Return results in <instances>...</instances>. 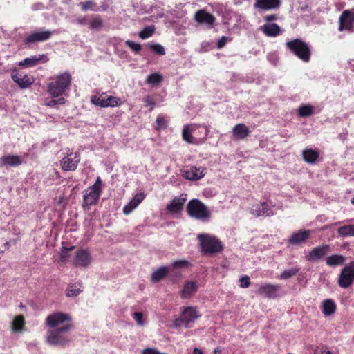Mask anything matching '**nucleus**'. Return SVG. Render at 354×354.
I'll use <instances>...</instances> for the list:
<instances>
[{
	"label": "nucleus",
	"mask_w": 354,
	"mask_h": 354,
	"mask_svg": "<svg viewBox=\"0 0 354 354\" xmlns=\"http://www.w3.org/2000/svg\"><path fill=\"white\" fill-rule=\"evenodd\" d=\"M46 325L50 328L46 331V342L50 346H64L69 342L67 333L72 329V318L68 313L56 312L48 315Z\"/></svg>",
	"instance_id": "obj_1"
},
{
	"label": "nucleus",
	"mask_w": 354,
	"mask_h": 354,
	"mask_svg": "<svg viewBox=\"0 0 354 354\" xmlns=\"http://www.w3.org/2000/svg\"><path fill=\"white\" fill-rule=\"evenodd\" d=\"M71 81V76L68 72H64L54 77V80L48 85V93L52 97H57L66 92Z\"/></svg>",
	"instance_id": "obj_2"
},
{
	"label": "nucleus",
	"mask_w": 354,
	"mask_h": 354,
	"mask_svg": "<svg viewBox=\"0 0 354 354\" xmlns=\"http://www.w3.org/2000/svg\"><path fill=\"white\" fill-rule=\"evenodd\" d=\"M201 250L205 254H214L223 249V245L219 239L214 234L201 233L197 235Z\"/></svg>",
	"instance_id": "obj_3"
},
{
	"label": "nucleus",
	"mask_w": 354,
	"mask_h": 354,
	"mask_svg": "<svg viewBox=\"0 0 354 354\" xmlns=\"http://www.w3.org/2000/svg\"><path fill=\"white\" fill-rule=\"evenodd\" d=\"M187 211L190 217L201 221H208L211 217V212L198 199H192L188 203Z\"/></svg>",
	"instance_id": "obj_4"
},
{
	"label": "nucleus",
	"mask_w": 354,
	"mask_h": 354,
	"mask_svg": "<svg viewBox=\"0 0 354 354\" xmlns=\"http://www.w3.org/2000/svg\"><path fill=\"white\" fill-rule=\"evenodd\" d=\"M102 185L100 177H97L95 183L84 191L82 203V207L84 209L97 203L102 193Z\"/></svg>",
	"instance_id": "obj_5"
},
{
	"label": "nucleus",
	"mask_w": 354,
	"mask_h": 354,
	"mask_svg": "<svg viewBox=\"0 0 354 354\" xmlns=\"http://www.w3.org/2000/svg\"><path fill=\"white\" fill-rule=\"evenodd\" d=\"M276 204L271 201H266L253 204L250 212L256 217H270L277 214Z\"/></svg>",
	"instance_id": "obj_6"
},
{
	"label": "nucleus",
	"mask_w": 354,
	"mask_h": 354,
	"mask_svg": "<svg viewBox=\"0 0 354 354\" xmlns=\"http://www.w3.org/2000/svg\"><path fill=\"white\" fill-rule=\"evenodd\" d=\"M288 49L294 53L297 57L305 62H308L310 59V50L304 41L301 39H294L286 43Z\"/></svg>",
	"instance_id": "obj_7"
},
{
	"label": "nucleus",
	"mask_w": 354,
	"mask_h": 354,
	"mask_svg": "<svg viewBox=\"0 0 354 354\" xmlns=\"http://www.w3.org/2000/svg\"><path fill=\"white\" fill-rule=\"evenodd\" d=\"M91 102L93 104L102 108L117 107L122 104L120 98L108 95L106 93L91 96Z\"/></svg>",
	"instance_id": "obj_8"
},
{
	"label": "nucleus",
	"mask_w": 354,
	"mask_h": 354,
	"mask_svg": "<svg viewBox=\"0 0 354 354\" xmlns=\"http://www.w3.org/2000/svg\"><path fill=\"white\" fill-rule=\"evenodd\" d=\"M354 283V261L345 266L338 277V285L342 288H347Z\"/></svg>",
	"instance_id": "obj_9"
},
{
	"label": "nucleus",
	"mask_w": 354,
	"mask_h": 354,
	"mask_svg": "<svg viewBox=\"0 0 354 354\" xmlns=\"http://www.w3.org/2000/svg\"><path fill=\"white\" fill-rule=\"evenodd\" d=\"M339 31L354 32V12L352 10H344L339 18Z\"/></svg>",
	"instance_id": "obj_10"
},
{
	"label": "nucleus",
	"mask_w": 354,
	"mask_h": 354,
	"mask_svg": "<svg viewBox=\"0 0 354 354\" xmlns=\"http://www.w3.org/2000/svg\"><path fill=\"white\" fill-rule=\"evenodd\" d=\"M201 315L195 307H186L182 311L179 319H176V324L178 326L184 325L187 327L189 323L194 322Z\"/></svg>",
	"instance_id": "obj_11"
},
{
	"label": "nucleus",
	"mask_w": 354,
	"mask_h": 354,
	"mask_svg": "<svg viewBox=\"0 0 354 354\" xmlns=\"http://www.w3.org/2000/svg\"><path fill=\"white\" fill-rule=\"evenodd\" d=\"M330 250L329 245L322 244L306 252L305 257L308 261L315 262L324 257Z\"/></svg>",
	"instance_id": "obj_12"
},
{
	"label": "nucleus",
	"mask_w": 354,
	"mask_h": 354,
	"mask_svg": "<svg viewBox=\"0 0 354 354\" xmlns=\"http://www.w3.org/2000/svg\"><path fill=\"white\" fill-rule=\"evenodd\" d=\"M92 262L91 252L86 249H79L76 251L74 258V265L77 267L86 268Z\"/></svg>",
	"instance_id": "obj_13"
},
{
	"label": "nucleus",
	"mask_w": 354,
	"mask_h": 354,
	"mask_svg": "<svg viewBox=\"0 0 354 354\" xmlns=\"http://www.w3.org/2000/svg\"><path fill=\"white\" fill-rule=\"evenodd\" d=\"M12 80L19 86L21 89H26L31 86L35 79L32 76H30L24 73H20L15 71L11 74Z\"/></svg>",
	"instance_id": "obj_14"
},
{
	"label": "nucleus",
	"mask_w": 354,
	"mask_h": 354,
	"mask_svg": "<svg viewBox=\"0 0 354 354\" xmlns=\"http://www.w3.org/2000/svg\"><path fill=\"white\" fill-rule=\"evenodd\" d=\"M207 169L203 167L192 166L183 171V176L185 179L196 181L203 178L206 174Z\"/></svg>",
	"instance_id": "obj_15"
},
{
	"label": "nucleus",
	"mask_w": 354,
	"mask_h": 354,
	"mask_svg": "<svg viewBox=\"0 0 354 354\" xmlns=\"http://www.w3.org/2000/svg\"><path fill=\"white\" fill-rule=\"evenodd\" d=\"M53 32L50 30H38L28 35L25 39L26 44L42 42L48 40L53 35Z\"/></svg>",
	"instance_id": "obj_16"
},
{
	"label": "nucleus",
	"mask_w": 354,
	"mask_h": 354,
	"mask_svg": "<svg viewBox=\"0 0 354 354\" xmlns=\"http://www.w3.org/2000/svg\"><path fill=\"white\" fill-rule=\"evenodd\" d=\"M80 161V157L78 153H70L62 158L60 165L64 171H74Z\"/></svg>",
	"instance_id": "obj_17"
},
{
	"label": "nucleus",
	"mask_w": 354,
	"mask_h": 354,
	"mask_svg": "<svg viewBox=\"0 0 354 354\" xmlns=\"http://www.w3.org/2000/svg\"><path fill=\"white\" fill-rule=\"evenodd\" d=\"M281 286L278 284H262L258 289V293L264 297L274 299L277 297Z\"/></svg>",
	"instance_id": "obj_18"
},
{
	"label": "nucleus",
	"mask_w": 354,
	"mask_h": 354,
	"mask_svg": "<svg viewBox=\"0 0 354 354\" xmlns=\"http://www.w3.org/2000/svg\"><path fill=\"white\" fill-rule=\"evenodd\" d=\"M196 124H186L184 125L183 131H182V137L183 140L189 144H197V140L198 138L194 137V134L198 136L196 131Z\"/></svg>",
	"instance_id": "obj_19"
},
{
	"label": "nucleus",
	"mask_w": 354,
	"mask_h": 354,
	"mask_svg": "<svg viewBox=\"0 0 354 354\" xmlns=\"http://www.w3.org/2000/svg\"><path fill=\"white\" fill-rule=\"evenodd\" d=\"M280 6V0H256L254 8L259 10H270L278 9Z\"/></svg>",
	"instance_id": "obj_20"
},
{
	"label": "nucleus",
	"mask_w": 354,
	"mask_h": 354,
	"mask_svg": "<svg viewBox=\"0 0 354 354\" xmlns=\"http://www.w3.org/2000/svg\"><path fill=\"white\" fill-rule=\"evenodd\" d=\"M48 60V59L46 55H37L25 58L19 62V66L23 68H30L37 66L41 62L45 63Z\"/></svg>",
	"instance_id": "obj_21"
},
{
	"label": "nucleus",
	"mask_w": 354,
	"mask_h": 354,
	"mask_svg": "<svg viewBox=\"0 0 354 354\" xmlns=\"http://www.w3.org/2000/svg\"><path fill=\"white\" fill-rule=\"evenodd\" d=\"M145 194L143 192L137 193L133 198L123 207L124 214H130L145 199Z\"/></svg>",
	"instance_id": "obj_22"
},
{
	"label": "nucleus",
	"mask_w": 354,
	"mask_h": 354,
	"mask_svg": "<svg viewBox=\"0 0 354 354\" xmlns=\"http://www.w3.org/2000/svg\"><path fill=\"white\" fill-rule=\"evenodd\" d=\"M259 30L267 37H275L282 33L281 28L274 23H266Z\"/></svg>",
	"instance_id": "obj_23"
},
{
	"label": "nucleus",
	"mask_w": 354,
	"mask_h": 354,
	"mask_svg": "<svg viewBox=\"0 0 354 354\" xmlns=\"http://www.w3.org/2000/svg\"><path fill=\"white\" fill-rule=\"evenodd\" d=\"M195 20L199 24H205L209 27H212L215 17L205 10H199L195 14Z\"/></svg>",
	"instance_id": "obj_24"
},
{
	"label": "nucleus",
	"mask_w": 354,
	"mask_h": 354,
	"mask_svg": "<svg viewBox=\"0 0 354 354\" xmlns=\"http://www.w3.org/2000/svg\"><path fill=\"white\" fill-rule=\"evenodd\" d=\"M186 195L182 194L175 197L167 205V209L171 213H178L183 209V205L186 201Z\"/></svg>",
	"instance_id": "obj_25"
},
{
	"label": "nucleus",
	"mask_w": 354,
	"mask_h": 354,
	"mask_svg": "<svg viewBox=\"0 0 354 354\" xmlns=\"http://www.w3.org/2000/svg\"><path fill=\"white\" fill-rule=\"evenodd\" d=\"M232 133L235 140H243L250 136L248 127L242 123L236 124L232 129Z\"/></svg>",
	"instance_id": "obj_26"
},
{
	"label": "nucleus",
	"mask_w": 354,
	"mask_h": 354,
	"mask_svg": "<svg viewBox=\"0 0 354 354\" xmlns=\"http://www.w3.org/2000/svg\"><path fill=\"white\" fill-rule=\"evenodd\" d=\"M310 231L306 230H301L294 232L288 240V242L293 245H299L310 236Z\"/></svg>",
	"instance_id": "obj_27"
},
{
	"label": "nucleus",
	"mask_w": 354,
	"mask_h": 354,
	"mask_svg": "<svg viewBox=\"0 0 354 354\" xmlns=\"http://www.w3.org/2000/svg\"><path fill=\"white\" fill-rule=\"evenodd\" d=\"M21 158L16 155H7L0 158V167H17L21 165Z\"/></svg>",
	"instance_id": "obj_28"
},
{
	"label": "nucleus",
	"mask_w": 354,
	"mask_h": 354,
	"mask_svg": "<svg viewBox=\"0 0 354 354\" xmlns=\"http://www.w3.org/2000/svg\"><path fill=\"white\" fill-rule=\"evenodd\" d=\"M346 258L342 254H333L326 258V264L330 267H337L344 263Z\"/></svg>",
	"instance_id": "obj_29"
},
{
	"label": "nucleus",
	"mask_w": 354,
	"mask_h": 354,
	"mask_svg": "<svg viewBox=\"0 0 354 354\" xmlns=\"http://www.w3.org/2000/svg\"><path fill=\"white\" fill-rule=\"evenodd\" d=\"M196 133H197L198 136H196V134H194V137L198 138V139L196 140L197 141L196 145H198V144H201V143H203L205 142V140H206V138L208 136L209 129L207 127H206L204 124H196Z\"/></svg>",
	"instance_id": "obj_30"
},
{
	"label": "nucleus",
	"mask_w": 354,
	"mask_h": 354,
	"mask_svg": "<svg viewBox=\"0 0 354 354\" xmlns=\"http://www.w3.org/2000/svg\"><path fill=\"white\" fill-rule=\"evenodd\" d=\"M322 312L325 316H329L335 313L336 305L331 299H327L323 301L322 304Z\"/></svg>",
	"instance_id": "obj_31"
},
{
	"label": "nucleus",
	"mask_w": 354,
	"mask_h": 354,
	"mask_svg": "<svg viewBox=\"0 0 354 354\" xmlns=\"http://www.w3.org/2000/svg\"><path fill=\"white\" fill-rule=\"evenodd\" d=\"M198 289V284L195 281L187 282L181 291V297L183 299L189 297L192 294L196 292Z\"/></svg>",
	"instance_id": "obj_32"
},
{
	"label": "nucleus",
	"mask_w": 354,
	"mask_h": 354,
	"mask_svg": "<svg viewBox=\"0 0 354 354\" xmlns=\"http://www.w3.org/2000/svg\"><path fill=\"white\" fill-rule=\"evenodd\" d=\"M25 326V320L22 315L15 317L11 323V329L12 333H17L24 330Z\"/></svg>",
	"instance_id": "obj_33"
},
{
	"label": "nucleus",
	"mask_w": 354,
	"mask_h": 354,
	"mask_svg": "<svg viewBox=\"0 0 354 354\" xmlns=\"http://www.w3.org/2000/svg\"><path fill=\"white\" fill-rule=\"evenodd\" d=\"M302 155L304 160L310 164L315 163L319 157L318 152L312 149H304Z\"/></svg>",
	"instance_id": "obj_34"
},
{
	"label": "nucleus",
	"mask_w": 354,
	"mask_h": 354,
	"mask_svg": "<svg viewBox=\"0 0 354 354\" xmlns=\"http://www.w3.org/2000/svg\"><path fill=\"white\" fill-rule=\"evenodd\" d=\"M337 233L342 237L354 236V224L341 226L338 228Z\"/></svg>",
	"instance_id": "obj_35"
},
{
	"label": "nucleus",
	"mask_w": 354,
	"mask_h": 354,
	"mask_svg": "<svg viewBox=\"0 0 354 354\" xmlns=\"http://www.w3.org/2000/svg\"><path fill=\"white\" fill-rule=\"evenodd\" d=\"M167 273V269L162 267L154 271L151 274V281L156 283L162 279Z\"/></svg>",
	"instance_id": "obj_36"
},
{
	"label": "nucleus",
	"mask_w": 354,
	"mask_h": 354,
	"mask_svg": "<svg viewBox=\"0 0 354 354\" xmlns=\"http://www.w3.org/2000/svg\"><path fill=\"white\" fill-rule=\"evenodd\" d=\"M313 106L309 104H301L298 109V113L301 117H308L313 113Z\"/></svg>",
	"instance_id": "obj_37"
},
{
	"label": "nucleus",
	"mask_w": 354,
	"mask_h": 354,
	"mask_svg": "<svg viewBox=\"0 0 354 354\" xmlns=\"http://www.w3.org/2000/svg\"><path fill=\"white\" fill-rule=\"evenodd\" d=\"M299 268L295 267L288 270H284L279 277V279H288L291 278L292 277L296 275L297 272L299 271Z\"/></svg>",
	"instance_id": "obj_38"
},
{
	"label": "nucleus",
	"mask_w": 354,
	"mask_h": 354,
	"mask_svg": "<svg viewBox=\"0 0 354 354\" xmlns=\"http://www.w3.org/2000/svg\"><path fill=\"white\" fill-rule=\"evenodd\" d=\"M163 80L162 76L159 73H152L148 75L147 78V83L151 85H158Z\"/></svg>",
	"instance_id": "obj_39"
},
{
	"label": "nucleus",
	"mask_w": 354,
	"mask_h": 354,
	"mask_svg": "<svg viewBox=\"0 0 354 354\" xmlns=\"http://www.w3.org/2000/svg\"><path fill=\"white\" fill-rule=\"evenodd\" d=\"M154 31H155L154 26H149L145 27L142 30H141L139 32V37L142 39H147L153 35Z\"/></svg>",
	"instance_id": "obj_40"
},
{
	"label": "nucleus",
	"mask_w": 354,
	"mask_h": 354,
	"mask_svg": "<svg viewBox=\"0 0 354 354\" xmlns=\"http://www.w3.org/2000/svg\"><path fill=\"white\" fill-rule=\"evenodd\" d=\"M82 292L81 289L77 288L76 285H71L66 290V296L68 297H73L77 296Z\"/></svg>",
	"instance_id": "obj_41"
},
{
	"label": "nucleus",
	"mask_w": 354,
	"mask_h": 354,
	"mask_svg": "<svg viewBox=\"0 0 354 354\" xmlns=\"http://www.w3.org/2000/svg\"><path fill=\"white\" fill-rule=\"evenodd\" d=\"M65 102H66V100L64 97H59L57 100L50 99L49 100H47V101H46L45 104L48 106L52 107L57 104H59V105L64 104H65Z\"/></svg>",
	"instance_id": "obj_42"
},
{
	"label": "nucleus",
	"mask_w": 354,
	"mask_h": 354,
	"mask_svg": "<svg viewBox=\"0 0 354 354\" xmlns=\"http://www.w3.org/2000/svg\"><path fill=\"white\" fill-rule=\"evenodd\" d=\"M171 266L177 268H188L190 266V263L187 260L182 259L174 261Z\"/></svg>",
	"instance_id": "obj_43"
},
{
	"label": "nucleus",
	"mask_w": 354,
	"mask_h": 354,
	"mask_svg": "<svg viewBox=\"0 0 354 354\" xmlns=\"http://www.w3.org/2000/svg\"><path fill=\"white\" fill-rule=\"evenodd\" d=\"M125 44L128 46L133 51L138 53L141 50V45L138 43H136L131 40L126 41Z\"/></svg>",
	"instance_id": "obj_44"
},
{
	"label": "nucleus",
	"mask_w": 354,
	"mask_h": 354,
	"mask_svg": "<svg viewBox=\"0 0 354 354\" xmlns=\"http://www.w3.org/2000/svg\"><path fill=\"white\" fill-rule=\"evenodd\" d=\"M149 48L154 52H156L157 54L160 55H165V48L158 44H151L149 45Z\"/></svg>",
	"instance_id": "obj_45"
},
{
	"label": "nucleus",
	"mask_w": 354,
	"mask_h": 354,
	"mask_svg": "<svg viewBox=\"0 0 354 354\" xmlns=\"http://www.w3.org/2000/svg\"><path fill=\"white\" fill-rule=\"evenodd\" d=\"M132 317H133V319L136 322L138 325L142 326L145 324L142 313L135 312L134 313H133Z\"/></svg>",
	"instance_id": "obj_46"
},
{
	"label": "nucleus",
	"mask_w": 354,
	"mask_h": 354,
	"mask_svg": "<svg viewBox=\"0 0 354 354\" xmlns=\"http://www.w3.org/2000/svg\"><path fill=\"white\" fill-rule=\"evenodd\" d=\"M81 8L82 10L86 11L88 10H94V7L95 6V3L92 1H87L85 2H81L80 3Z\"/></svg>",
	"instance_id": "obj_47"
},
{
	"label": "nucleus",
	"mask_w": 354,
	"mask_h": 354,
	"mask_svg": "<svg viewBox=\"0 0 354 354\" xmlns=\"http://www.w3.org/2000/svg\"><path fill=\"white\" fill-rule=\"evenodd\" d=\"M239 283L241 288H247L250 285V279L248 275H243L240 278Z\"/></svg>",
	"instance_id": "obj_48"
},
{
	"label": "nucleus",
	"mask_w": 354,
	"mask_h": 354,
	"mask_svg": "<svg viewBox=\"0 0 354 354\" xmlns=\"http://www.w3.org/2000/svg\"><path fill=\"white\" fill-rule=\"evenodd\" d=\"M102 26V21L100 17L94 18L90 23V28L99 29Z\"/></svg>",
	"instance_id": "obj_49"
},
{
	"label": "nucleus",
	"mask_w": 354,
	"mask_h": 354,
	"mask_svg": "<svg viewBox=\"0 0 354 354\" xmlns=\"http://www.w3.org/2000/svg\"><path fill=\"white\" fill-rule=\"evenodd\" d=\"M156 124L158 129H165L167 125V120L162 116L158 115L156 118Z\"/></svg>",
	"instance_id": "obj_50"
},
{
	"label": "nucleus",
	"mask_w": 354,
	"mask_h": 354,
	"mask_svg": "<svg viewBox=\"0 0 354 354\" xmlns=\"http://www.w3.org/2000/svg\"><path fill=\"white\" fill-rule=\"evenodd\" d=\"M143 102L146 106H150V111H152L155 107V102L151 96H146L142 99Z\"/></svg>",
	"instance_id": "obj_51"
},
{
	"label": "nucleus",
	"mask_w": 354,
	"mask_h": 354,
	"mask_svg": "<svg viewBox=\"0 0 354 354\" xmlns=\"http://www.w3.org/2000/svg\"><path fill=\"white\" fill-rule=\"evenodd\" d=\"M227 37L223 36L217 43V48H222L227 43Z\"/></svg>",
	"instance_id": "obj_52"
},
{
	"label": "nucleus",
	"mask_w": 354,
	"mask_h": 354,
	"mask_svg": "<svg viewBox=\"0 0 354 354\" xmlns=\"http://www.w3.org/2000/svg\"><path fill=\"white\" fill-rule=\"evenodd\" d=\"M314 354H332V353L329 351L321 348H317L315 351Z\"/></svg>",
	"instance_id": "obj_53"
},
{
	"label": "nucleus",
	"mask_w": 354,
	"mask_h": 354,
	"mask_svg": "<svg viewBox=\"0 0 354 354\" xmlns=\"http://www.w3.org/2000/svg\"><path fill=\"white\" fill-rule=\"evenodd\" d=\"M264 19L269 23L270 21H274V20L277 19V16L276 15H266L264 17Z\"/></svg>",
	"instance_id": "obj_54"
},
{
	"label": "nucleus",
	"mask_w": 354,
	"mask_h": 354,
	"mask_svg": "<svg viewBox=\"0 0 354 354\" xmlns=\"http://www.w3.org/2000/svg\"><path fill=\"white\" fill-rule=\"evenodd\" d=\"M44 8V5L41 3H34L32 6V10H41Z\"/></svg>",
	"instance_id": "obj_55"
},
{
	"label": "nucleus",
	"mask_w": 354,
	"mask_h": 354,
	"mask_svg": "<svg viewBox=\"0 0 354 354\" xmlns=\"http://www.w3.org/2000/svg\"><path fill=\"white\" fill-rule=\"evenodd\" d=\"M268 60L270 62H272L273 64L275 63V55H274V54H268Z\"/></svg>",
	"instance_id": "obj_56"
},
{
	"label": "nucleus",
	"mask_w": 354,
	"mask_h": 354,
	"mask_svg": "<svg viewBox=\"0 0 354 354\" xmlns=\"http://www.w3.org/2000/svg\"><path fill=\"white\" fill-rule=\"evenodd\" d=\"M348 68L354 71V59H351L348 62Z\"/></svg>",
	"instance_id": "obj_57"
},
{
	"label": "nucleus",
	"mask_w": 354,
	"mask_h": 354,
	"mask_svg": "<svg viewBox=\"0 0 354 354\" xmlns=\"http://www.w3.org/2000/svg\"><path fill=\"white\" fill-rule=\"evenodd\" d=\"M78 22L81 24H86V19L83 17V18H80L77 19Z\"/></svg>",
	"instance_id": "obj_58"
},
{
	"label": "nucleus",
	"mask_w": 354,
	"mask_h": 354,
	"mask_svg": "<svg viewBox=\"0 0 354 354\" xmlns=\"http://www.w3.org/2000/svg\"><path fill=\"white\" fill-rule=\"evenodd\" d=\"M193 354H203V351L198 348H194L193 351Z\"/></svg>",
	"instance_id": "obj_59"
},
{
	"label": "nucleus",
	"mask_w": 354,
	"mask_h": 354,
	"mask_svg": "<svg viewBox=\"0 0 354 354\" xmlns=\"http://www.w3.org/2000/svg\"><path fill=\"white\" fill-rule=\"evenodd\" d=\"M5 249L8 250L10 247V244L9 242H6L3 245Z\"/></svg>",
	"instance_id": "obj_60"
},
{
	"label": "nucleus",
	"mask_w": 354,
	"mask_h": 354,
	"mask_svg": "<svg viewBox=\"0 0 354 354\" xmlns=\"http://www.w3.org/2000/svg\"><path fill=\"white\" fill-rule=\"evenodd\" d=\"M221 351L219 348H216V349L214 350V353H215V354H218V353H221Z\"/></svg>",
	"instance_id": "obj_61"
},
{
	"label": "nucleus",
	"mask_w": 354,
	"mask_h": 354,
	"mask_svg": "<svg viewBox=\"0 0 354 354\" xmlns=\"http://www.w3.org/2000/svg\"><path fill=\"white\" fill-rule=\"evenodd\" d=\"M351 203H352L353 205H354V197H353V199L351 200Z\"/></svg>",
	"instance_id": "obj_62"
},
{
	"label": "nucleus",
	"mask_w": 354,
	"mask_h": 354,
	"mask_svg": "<svg viewBox=\"0 0 354 354\" xmlns=\"http://www.w3.org/2000/svg\"><path fill=\"white\" fill-rule=\"evenodd\" d=\"M341 223H342V222H337V223H335L334 225H337L340 224Z\"/></svg>",
	"instance_id": "obj_63"
},
{
	"label": "nucleus",
	"mask_w": 354,
	"mask_h": 354,
	"mask_svg": "<svg viewBox=\"0 0 354 354\" xmlns=\"http://www.w3.org/2000/svg\"><path fill=\"white\" fill-rule=\"evenodd\" d=\"M3 251H0V254H1V253H3Z\"/></svg>",
	"instance_id": "obj_64"
}]
</instances>
